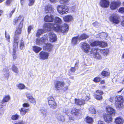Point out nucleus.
Returning a JSON list of instances; mask_svg holds the SVG:
<instances>
[{
  "mask_svg": "<svg viewBox=\"0 0 124 124\" xmlns=\"http://www.w3.org/2000/svg\"><path fill=\"white\" fill-rule=\"evenodd\" d=\"M43 27L47 30L50 31L51 29L56 32H59L63 33H66L68 32L69 26L67 24L64 23L61 26L60 25L56 23H45Z\"/></svg>",
  "mask_w": 124,
  "mask_h": 124,
  "instance_id": "nucleus-1",
  "label": "nucleus"
},
{
  "mask_svg": "<svg viewBox=\"0 0 124 124\" xmlns=\"http://www.w3.org/2000/svg\"><path fill=\"white\" fill-rule=\"evenodd\" d=\"M24 20L23 18L21 21L20 22L18 25L16 30L15 32L14 35V40H18L19 35L21 34L22 32V29L23 26V22Z\"/></svg>",
  "mask_w": 124,
  "mask_h": 124,
  "instance_id": "nucleus-2",
  "label": "nucleus"
},
{
  "mask_svg": "<svg viewBox=\"0 0 124 124\" xmlns=\"http://www.w3.org/2000/svg\"><path fill=\"white\" fill-rule=\"evenodd\" d=\"M48 104L49 107L53 109H55L57 107V103L55 100L52 96H50L47 97Z\"/></svg>",
  "mask_w": 124,
  "mask_h": 124,
  "instance_id": "nucleus-3",
  "label": "nucleus"
},
{
  "mask_svg": "<svg viewBox=\"0 0 124 124\" xmlns=\"http://www.w3.org/2000/svg\"><path fill=\"white\" fill-rule=\"evenodd\" d=\"M57 9L58 12L60 14H67L69 11L68 7L64 5H59L57 7Z\"/></svg>",
  "mask_w": 124,
  "mask_h": 124,
  "instance_id": "nucleus-4",
  "label": "nucleus"
},
{
  "mask_svg": "<svg viewBox=\"0 0 124 124\" xmlns=\"http://www.w3.org/2000/svg\"><path fill=\"white\" fill-rule=\"evenodd\" d=\"M110 21L114 23L118 24L120 21V19L119 16L116 14L112 15L109 17Z\"/></svg>",
  "mask_w": 124,
  "mask_h": 124,
  "instance_id": "nucleus-5",
  "label": "nucleus"
},
{
  "mask_svg": "<svg viewBox=\"0 0 124 124\" xmlns=\"http://www.w3.org/2000/svg\"><path fill=\"white\" fill-rule=\"evenodd\" d=\"M54 87L56 91L62 89L64 86L65 84L63 81L56 80L54 82Z\"/></svg>",
  "mask_w": 124,
  "mask_h": 124,
  "instance_id": "nucleus-6",
  "label": "nucleus"
},
{
  "mask_svg": "<svg viewBox=\"0 0 124 124\" xmlns=\"http://www.w3.org/2000/svg\"><path fill=\"white\" fill-rule=\"evenodd\" d=\"M39 54V58L43 60L47 59L49 55L48 53L44 51L40 52Z\"/></svg>",
  "mask_w": 124,
  "mask_h": 124,
  "instance_id": "nucleus-7",
  "label": "nucleus"
},
{
  "mask_svg": "<svg viewBox=\"0 0 124 124\" xmlns=\"http://www.w3.org/2000/svg\"><path fill=\"white\" fill-rule=\"evenodd\" d=\"M26 96L28 99V101L30 103H32L34 104H36V100L32 96V94L27 93H26Z\"/></svg>",
  "mask_w": 124,
  "mask_h": 124,
  "instance_id": "nucleus-8",
  "label": "nucleus"
},
{
  "mask_svg": "<svg viewBox=\"0 0 124 124\" xmlns=\"http://www.w3.org/2000/svg\"><path fill=\"white\" fill-rule=\"evenodd\" d=\"M110 2L108 0H101L100 4L103 8H107L109 5Z\"/></svg>",
  "mask_w": 124,
  "mask_h": 124,
  "instance_id": "nucleus-9",
  "label": "nucleus"
},
{
  "mask_svg": "<svg viewBox=\"0 0 124 124\" xmlns=\"http://www.w3.org/2000/svg\"><path fill=\"white\" fill-rule=\"evenodd\" d=\"M80 110L76 108H73L70 110L71 114L73 115L78 116L80 114Z\"/></svg>",
  "mask_w": 124,
  "mask_h": 124,
  "instance_id": "nucleus-10",
  "label": "nucleus"
},
{
  "mask_svg": "<svg viewBox=\"0 0 124 124\" xmlns=\"http://www.w3.org/2000/svg\"><path fill=\"white\" fill-rule=\"evenodd\" d=\"M97 94H94V96L96 99L100 100L102 98V97L101 95H102L103 93V92L100 90H98L96 91Z\"/></svg>",
  "mask_w": 124,
  "mask_h": 124,
  "instance_id": "nucleus-11",
  "label": "nucleus"
},
{
  "mask_svg": "<svg viewBox=\"0 0 124 124\" xmlns=\"http://www.w3.org/2000/svg\"><path fill=\"white\" fill-rule=\"evenodd\" d=\"M54 20V16L52 15H47L44 17V20L46 22H52Z\"/></svg>",
  "mask_w": 124,
  "mask_h": 124,
  "instance_id": "nucleus-12",
  "label": "nucleus"
},
{
  "mask_svg": "<svg viewBox=\"0 0 124 124\" xmlns=\"http://www.w3.org/2000/svg\"><path fill=\"white\" fill-rule=\"evenodd\" d=\"M49 40L51 42H54L57 40L56 36L53 32H50L49 33Z\"/></svg>",
  "mask_w": 124,
  "mask_h": 124,
  "instance_id": "nucleus-13",
  "label": "nucleus"
},
{
  "mask_svg": "<svg viewBox=\"0 0 124 124\" xmlns=\"http://www.w3.org/2000/svg\"><path fill=\"white\" fill-rule=\"evenodd\" d=\"M19 110L20 111L21 115L23 116L25 115L29 111V108H25L22 107L19 109Z\"/></svg>",
  "mask_w": 124,
  "mask_h": 124,
  "instance_id": "nucleus-14",
  "label": "nucleus"
},
{
  "mask_svg": "<svg viewBox=\"0 0 124 124\" xmlns=\"http://www.w3.org/2000/svg\"><path fill=\"white\" fill-rule=\"evenodd\" d=\"M119 2L113 1L111 2L110 7L112 9H115L119 6L120 4Z\"/></svg>",
  "mask_w": 124,
  "mask_h": 124,
  "instance_id": "nucleus-15",
  "label": "nucleus"
},
{
  "mask_svg": "<svg viewBox=\"0 0 124 124\" xmlns=\"http://www.w3.org/2000/svg\"><path fill=\"white\" fill-rule=\"evenodd\" d=\"M73 19V17L70 15H67L63 17L64 21L66 22H69L71 21Z\"/></svg>",
  "mask_w": 124,
  "mask_h": 124,
  "instance_id": "nucleus-16",
  "label": "nucleus"
},
{
  "mask_svg": "<svg viewBox=\"0 0 124 124\" xmlns=\"http://www.w3.org/2000/svg\"><path fill=\"white\" fill-rule=\"evenodd\" d=\"M22 17L21 15H20L18 17H16L14 20L13 22V24L14 25H17L18 23V22L20 21H21L22 20L23 18H23L22 19Z\"/></svg>",
  "mask_w": 124,
  "mask_h": 124,
  "instance_id": "nucleus-17",
  "label": "nucleus"
},
{
  "mask_svg": "<svg viewBox=\"0 0 124 124\" xmlns=\"http://www.w3.org/2000/svg\"><path fill=\"white\" fill-rule=\"evenodd\" d=\"M106 109L110 115L112 114L114 115L115 111V110L109 106H108L106 107Z\"/></svg>",
  "mask_w": 124,
  "mask_h": 124,
  "instance_id": "nucleus-18",
  "label": "nucleus"
},
{
  "mask_svg": "<svg viewBox=\"0 0 124 124\" xmlns=\"http://www.w3.org/2000/svg\"><path fill=\"white\" fill-rule=\"evenodd\" d=\"M53 10V8L51 5H48L46 6L45 10L46 13H50Z\"/></svg>",
  "mask_w": 124,
  "mask_h": 124,
  "instance_id": "nucleus-19",
  "label": "nucleus"
},
{
  "mask_svg": "<svg viewBox=\"0 0 124 124\" xmlns=\"http://www.w3.org/2000/svg\"><path fill=\"white\" fill-rule=\"evenodd\" d=\"M53 46L51 44L46 43L44 46L45 50L48 52H50L52 50Z\"/></svg>",
  "mask_w": 124,
  "mask_h": 124,
  "instance_id": "nucleus-20",
  "label": "nucleus"
},
{
  "mask_svg": "<svg viewBox=\"0 0 124 124\" xmlns=\"http://www.w3.org/2000/svg\"><path fill=\"white\" fill-rule=\"evenodd\" d=\"M105 121L107 122H110L112 120V118L111 115L109 114L106 115L104 117Z\"/></svg>",
  "mask_w": 124,
  "mask_h": 124,
  "instance_id": "nucleus-21",
  "label": "nucleus"
},
{
  "mask_svg": "<svg viewBox=\"0 0 124 124\" xmlns=\"http://www.w3.org/2000/svg\"><path fill=\"white\" fill-rule=\"evenodd\" d=\"M78 41V36L74 37L72 38L71 40V43L74 45L77 44V42Z\"/></svg>",
  "mask_w": 124,
  "mask_h": 124,
  "instance_id": "nucleus-22",
  "label": "nucleus"
},
{
  "mask_svg": "<svg viewBox=\"0 0 124 124\" xmlns=\"http://www.w3.org/2000/svg\"><path fill=\"white\" fill-rule=\"evenodd\" d=\"M124 121V119L122 118L118 117L115 119L116 123L117 124H123Z\"/></svg>",
  "mask_w": 124,
  "mask_h": 124,
  "instance_id": "nucleus-23",
  "label": "nucleus"
},
{
  "mask_svg": "<svg viewBox=\"0 0 124 124\" xmlns=\"http://www.w3.org/2000/svg\"><path fill=\"white\" fill-rule=\"evenodd\" d=\"M88 109L89 112L92 114H95L96 113L95 109L93 106H90L88 107Z\"/></svg>",
  "mask_w": 124,
  "mask_h": 124,
  "instance_id": "nucleus-24",
  "label": "nucleus"
},
{
  "mask_svg": "<svg viewBox=\"0 0 124 124\" xmlns=\"http://www.w3.org/2000/svg\"><path fill=\"white\" fill-rule=\"evenodd\" d=\"M17 40H14V38L13 51L14 52H15V51H16L18 47V42H16V41Z\"/></svg>",
  "mask_w": 124,
  "mask_h": 124,
  "instance_id": "nucleus-25",
  "label": "nucleus"
},
{
  "mask_svg": "<svg viewBox=\"0 0 124 124\" xmlns=\"http://www.w3.org/2000/svg\"><path fill=\"white\" fill-rule=\"evenodd\" d=\"M17 40H14V38L13 51L14 52H15V51H16L18 47V42H16V41Z\"/></svg>",
  "mask_w": 124,
  "mask_h": 124,
  "instance_id": "nucleus-26",
  "label": "nucleus"
},
{
  "mask_svg": "<svg viewBox=\"0 0 124 124\" xmlns=\"http://www.w3.org/2000/svg\"><path fill=\"white\" fill-rule=\"evenodd\" d=\"M32 49L35 52L37 53L41 50V48L36 46H32Z\"/></svg>",
  "mask_w": 124,
  "mask_h": 124,
  "instance_id": "nucleus-27",
  "label": "nucleus"
},
{
  "mask_svg": "<svg viewBox=\"0 0 124 124\" xmlns=\"http://www.w3.org/2000/svg\"><path fill=\"white\" fill-rule=\"evenodd\" d=\"M3 70L5 72V73L4 74V77L5 78H6L8 79L9 76V69H6L5 68Z\"/></svg>",
  "mask_w": 124,
  "mask_h": 124,
  "instance_id": "nucleus-28",
  "label": "nucleus"
},
{
  "mask_svg": "<svg viewBox=\"0 0 124 124\" xmlns=\"http://www.w3.org/2000/svg\"><path fill=\"white\" fill-rule=\"evenodd\" d=\"M123 97L121 96H117L116 97L115 102H123Z\"/></svg>",
  "mask_w": 124,
  "mask_h": 124,
  "instance_id": "nucleus-29",
  "label": "nucleus"
},
{
  "mask_svg": "<svg viewBox=\"0 0 124 124\" xmlns=\"http://www.w3.org/2000/svg\"><path fill=\"white\" fill-rule=\"evenodd\" d=\"M100 49H98L97 48H93L92 49L91 51V54H93L94 55H95L96 54L98 53V51H100Z\"/></svg>",
  "mask_w": 124,
  "mask_h": 124,
  "instance_id": "nucleus-30",
  "label": "nucleus"
},
{
  "mask_svg": "<svg viewBox=\"0 0 124 124\" xmlns=\"http://www.w3.org/2000/svg\"><path fill=\"white\" fill-rule=\"evenodd\" d=\"M44 32V30L42 29H39L38 30L36 34V36L39 37Z\"/></svg>",
  "mask_w": 124,
  "mask_h": 124,
  "instance_id": "nucleus-31",
  "label": "nucleus"
},
{
  "mask_svg": "<svg viewBox=\"0 0 124 124\" xmlns=\"http://www.w3.org/2000/svg\"><path fill=\"white\" fill-rule=\"evenodd\" d=\"M12 69V70L16 73H18L19 72L18 68L15 64L13 65Z\"/></svg>",
  "mask_w": 124,
  "mask_h": 124,
  "instance_id": "nucleus-32",
  "label": "nucleus"
},
{
  "mask_svg": "<svg viewBox=\"0 0 124 124\" xmlns=\"http://www.w3.org/2000/svg\"><path fill=\"white\" fill-rule=\"evenodd\" d=\"M116 106L118 109H119L123 106V102H115Z\"/></svg>",
  "mask_w": 124,
  "mask_h": 124,
  "instance_id": "nucleus-33",
  "label": "nucleus"
},
{
  "mask_svg": "<svg viewBox=\"0 0 124 124\" xmlns=\"http://www.w3.org/2000/svg\"><path fill=\"white\" fill-rule=\"evenodd\" d=\"M10 99V97L8 95H5L2 100V101L3 102H8Z\"/></svg>",
  "mask_w": 124,
  "mask_h": 124,
  "instance_id": "nucleus-34",
  "label": "nucleus"
},
{
  "mask_svg": "<svg viewBox=\"0 0 124 124\" xmlns=\"http://www.w3.org/2000/svg\"><path fill=\"white\" fill-rule=\"evenodd\" d=\"M86 122L88 124H92L93 121V118L89 116H87L86 118Z\"/></svg>",
  "mask_w": 124,
  "mask_h": 124,
  "instance_id": "nucleus-35",
  "label": "nucleus"
},
{
  "mask_svg": "<svg viewBox=\"0 0 124 124\" xmlns=\"http://www.w3.org/2000/svg\"><path fill=\"white\" fill-rule=\"evenodd\" d=\"M78 41H81L83 39H85V34L83 33L81 34L79 36L78 35Z\"/></svg>",
  "mask_w": 124,
  "mask_h": 124,
  "instance_id": "nucleus-36",
  "label": "nucleus"
},
{
  "mask_svg": "<svg viewBox=\"0 0 124 124\" xmlns=\"http://www.w3.org/2000/svg\"><path fill=\"white\" fill-rule=\"evenodd\" d=\"M54 20V22L55 23L61 24L62 22L61 19L57 17H56Z\"/></svg>",
  "mask_w": 124,
  "mask_h": 124,
  "instance_id": "nucleus-37",
  "label": "nucleus"
},
{
  "mask_svg": "<svg viewBox=\"0 0 124 124\" xmlns=\"http://www.w3.org/2000/svg\"><path fill=\"white\" fill-rule=\"evenodd\" d=\"M74 100L75 103L76 104L78 105H80L82 104V102L80 99L75 98Z\"/></svg>",
  "mask_w": 124,
  "mask_h": 124,
  "instance_id": "nucleus-38",
  "label": "nucleus"
},
{
  "mask_svg": "<svg viewBox=\"0 0 124 124\" xmlns=\"http://www.w3.org/2000/svg\"><path fill=\"white\" fill-rule=\"evenodd\" d=\"M110 73L108 71H106L105 70H103L101 73V75L103 76L107 77L109 75Z\"/></svg>",
  "mask_w": 124,
  "mask_h": 124,
  "instance_id": "nucleus-39",
  "label": "nucleus"
},
{
  "mask_svg": "<svg viewBox=\"0 0 124 124\" xmlns=\"http://www.w3.org/2000/svg\"><path fill=\"white\" fill-rule=\"evenodd\" d=\"M100 42L96 41L93 42L91 44V45L92 46H98L100 44Z\"/></svg>",
  "mask_w": 124,
  "mask_h": 124,
  "instance_id": "nucleus-40",
  "label": "nucleus"
},
{
  "mask_svg": "<svg viewBox=\"0 0 124 124\" xmlns=\"http://www.w3.org/2000/svg\"><path fill=\"white\" fill-rule=\"evenodd\" d=\"M14 0H6L5 3L7 6H11V3L14 1Z\"/></svg>",
  "mask_w": 124,
  "mask_h": 124,
  "instance_id": "nucleus-41",
  "label": "nucleus"
},
{
  "mask_svg": "<svg viewBox=\"0 0 124 124\" xmlns=\"http://www.w3.org/2000/svg\"><path fill=\"white\" fill-rule=\"evenodd\" d=\"M19 116L17 114L12 115L11 117V119L13 120H16L19 118Z\"/></svg>",
  "mask_w": 124,
  "mask_h": 124,
  "instance_id": "nucleus-42",
  "label": "nucleus"
},
{
  "mask_svg": "<svg viewBox=\"0 0 124 124\" xmlns=\"http://www.w3.org/2000/svg\"><path fill=\"white\" fill-rule=\"evenodd\" d=\"M17 87L20 89H23L25 87V85L22 83H19L17 85Z\"/></svg>",
  "mask_w": 124,
  "mask_h": 124,
  "instance_id": "nucleus-43",
  "label": "nucleus"
},
{
  "mask_svg": "<svg viewBox=\"0 0 124 124\" xmlns=\"http://www.w3.org/2000/svg\"><path fill=\"white\" fill-rule=\"evenodd\" d=\"M57 118L58 120L59 121H63L64 120V117L62 115L58 116Z\"/></svg>",
  "mask_w": 124,
  "mask_h": 124,
  "instance_id": "nucleus-44",
  "label": "nucleus"
},
{
  "mask_svg": "<svg viewBox=\"0 0 124 124\" xmlns=\"http://www.w3.org/2000/svg\"><path fill=\"white\" fill-rule=\"evenodd\" d=\"M19 47L20 49L21 50L23 49L24 48V41L23 40H22L21 41Z\"/></svg>",
  "mask_w": 124,
  "mask_h": 124,
  "instance_id": "nucleus-45",
  "label": "nucleus"
},
{
  "mask_svg": "<svg viewBox=\"0 0 124 124\" xmlns=\"http://www.w3.org/2000/svg\"><path fill=\"white\" fill-rule=\"evenodd\" d=\"M100 44L99 45L100 46L102 47H105L107 46V44L106 42H100Z\"/></svg>",
  "mask_w": 124,
  "mask_h": 124,
  "instance_id": "nucleus-46",
  "label": "nucleus"
},
{
  "mask_svg": "<svg viewBox=\"0 0 124 124\" xmlns=\"http://www.w3.org/2000/svg\"><path fill=\"white\" fill-rule=\"evenodd\" d=\"M81 47L82 50L84 52H85V43L82 42L81 43Z\"/></svg>",
  "mask_w": 124,
  "mask_h": 124,
  "instance_id": "nucleus-47",
  "label": "nucleus"
},
{
  "mask_svg": "<svg viewBox=\"0 0 124 124\" xmlns=\"http://www.w3.org/2000/svg\"><path fill=\"white\" fill-rule=\"evenodd\" d=\"M100 51L101 52L103 53V54L104 55H107L108 54L109 52V50L108 49L106 50H101L100 49Z\"/></svg>",
  "mask_w": 124,
  "mask_h": 124,
  "instance_id": "nucleus-48",
  "label": "nucleus"
},
{
  "mask_svg": "<svg viewBox=\"0 0 124 124\" xmlns=\"http://www.w3.org/2000/svg\"><path fill=\"white\" fill-rule=\"evenodd\" d=\"M94 57L95 58L99 59H101V55L98 53L94 55Z\"/></svg>",
  "mask_w": 124,
  "mask_h": 124,
  "instance_id": "nucleus-49",
  "label": "nucleus"
},
{
  "mask_svg": "<svg viewBox=\"0 0 124 124\" xmlns=\"http://www.w3.org/2000/svg\"><path fill=\"white\" fill-rule=\"evenodd\" d=\"M69 0H60L59 2L61 4H64L68 3Z\"/></svg>",
  "mask_w": 124,
  "mask_h": 124,
  "instance_id": "nucleus-50",
  "label": "nucleus"
},
{
  "mask_svg": "<svg viewBox=\"0 0 124 124\" xmlns=\"http://www.w3.org/2000/svg\"><path fill=\"white\" fill-rule=\"evenodd\" d=\"M29 2L28 3V5L30 6H31L33 5L35 2V0H28Z\"/></svg>",
  "mask_w": 124,
  "mask_h": 124,
  "instance_id": "nucleus-51",
  "label": "nucleus"
},
{
  "mask_svg": "<svg viewBox=\"0 0 124 124\" xmlns=\"http://www.w3.org/2000/svg\"><path fill=\"white\" fill-rule=\"evenodd\" d=\"M16 51H15V52H14L13 51V54H12V56L13 58V60H15L17 58Z\"/></svg>",
  "mask_w": 124,
  "mask_h": 124,
  "instance_id": "nucleus-52",
  "label": "nucleus"
},
{
  "mask_svg": "<svg viewBox=\"0 0 124 124\" xmlns=\"http://www.w3.org/2000/svg\"><path fill=\"white\" fill-rule=\"evenodd\" d=\"M30 106V104L27 103H24L22 104V106L23 108L28 107Z\"/></svg>",
  "mask_w": 124,
  "mask_h": 124,
  "instance_id": "nucleus-53",
  "label": "nucleus"
},
{
  "mask_svg": "<svg viewBox=\"0 0 124 124\" xmlns=\"http://www.w3.org/2000/svg\"><path fill=\"white\" fill-rule=\"evenodd\" d=\"M86 53H87L89 51L90 46L89 45H87V44L86 43Z\"/></svg>",
  "mask_w": 124,
  "mask_h": 124,
  "instance_id": "nucleus-54",
  "label": "nucleus"
},
{
  "mask_svg": "<svg viewBox=\"0 0 124 124\" xmlns=\"http://www.w3.org/2000/svg\"><path fill=\"white\" fill-rule=\"evenodd\" d=\"M79 63V60H76L74 65V67H75L76 68H78V67Z\"/></svg>",
  "mask_w": 124,
  "mask_h": 124,
  "instance_id": "nucleus-55",
  "label": "nucleus"
},
{
  "mask_svg": "<svg viewBox=\"0 0 124 124\" xmlns=\"http://www.w3.org/2000/svg\"><path fill=\"white\" fill-rule=\"evenodd\" d=\"M100 77H96L94 79L93 81L96 82H99L100 81Z\"/></svg>",
  "mask_w": 124,
  "mask_h": 124,
  "instance_id": "nucleus-56",
  "label": "nucleus"
},
{
  "mask_svg": "<svg viewBox=\"0 0 124 124\" xmlns=\"http://www.w3.org/2000/svg\"><path fill=\"white\" fill-rule=\"evenodd\" d=\"M76 70V68L75 67H71L70 69L69 70L71 72H74Z\"/></svg>",
  "mask_w": 124,
  "mask_h": 124,
  "instance_id": "nucleus-57",
  "label": "nucleus"
},
{
  "mask_svg": "<svg viewBox=\"0 0 124 124\" xmlns=\"http://www.w3.org/2000/svg\"><path fill=\"white\" fill-rule=\"evenodd\" d=\"M16 9V8H15L12 10L9 13V15L10 16V17H11V16L12 14L15 12V11Z\"/></svg>",
  "mask_w": 124,
  "mask_h": 124,
  "instance_id": "nucleus-58",
  "label": "nucleus"
},
{
  "mask_svg": "<svg viewBox=\"0 0 124 124\" xmlns=\"http://www.w3.org/2000/svg\"><path fill=\"white\" fill-rule=\"evenodd\" d=\"M33 27L31 25L29 26L28 28V33H29L31 32V30L32 29Z\"/></svg>",
  "mask_w": 124,
  "mask_h": 124,
  "instance_id": "nucleus-59",
  "label": "nucleus"
},
{
  "mask_svg": "<svg viewBox=\"0 0 124 124\" xmlns=\"http://www.w3.org/2000/svg\"><path fill=\"white\" fill-rule=\"evenodd\" d=\"M118 11L121 13H124V8L121 7L119 9Z\"/></svg>",
  "mask_w": 124,
  "mask_h": 124,
  "instance_id": "nucleus-60",
  "label": "nucleus"
},
{
  "mask_svg": "<svg viewBox=\"0 0 124 124\" xmlns=\"http://www.w3.org/2000/svg\"><path fill=\"white\" fill-rule=\"evenodd\" d=\"M86 101H88L90 99V94L89 93H87L86 94Z\"/></svg>",
  "mask_w": 124,
  "mask_h": 124,
  "instance_id": "nucleus-61",
  "label": "nucleus"
},
{
  "mask_svg": "<svg viewBox=\"0 0 124 124\" xmlns=\"http://www.w3.org/2000/svg\"><path fill=\"white\" fill-rule=\"evenodd\" d=\"M62 89L63 90V91L64 92L65 91L67 90L68 89V86H66L65 87L63 88H62Z\"/></svg>",
  "mask_w": 124,
  "mask_h": 124,
  "instance_id": "nucleus-62",
  "label": "nucleus"
},
{
  "mask_svg": "<svg viewBox=\"0 0 124 124\" xmlns=\"http://www.w3.org/2000/svg\"><path fill=\"white\" fill-rule=\"evenodd\" d=\"M41 113L46 112L47 111L45 109V108H42V109H41L40 110Z\"/></svg>",
  "mask_w": 124,
  "mask_h": 124,
  "instance_id": "nucleus-63",
  "label": "nucleus"
},
{
  "mask_svg": "<svg viewBox=\"0 0 124 124\" xmlns=\"http://www.w3.org/2000/svg\"><path fill=\"white\" fill-rule=\"evenodd\" d=\"M14 124H24V123L23 120L19 122L18 123H16Z\"/></svg>",
  "mask_w": 124,
  "mask_h": 124,
  "instance_id": "nucleus-64",
  "label": "nucleus"
}]
</instances>
